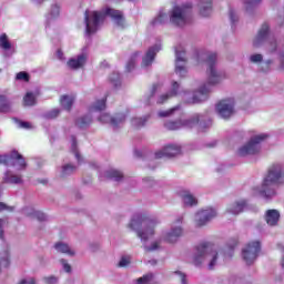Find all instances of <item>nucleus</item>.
I'll return each mask as SVG.
<instances>
[{
	"label": "nucleus",
	"instance_id": "f257e3e1",
	"mask_svg": "<svg viewBox=\"0 0 284 284\" xmlns=\"http://www.w3.org/2000/svg\"><path fill=\"white\" fill-rule=\"evenodd\" d=\"M195 61L197 65H201V63H206L209 65L206 70L207 80L206 83L202 84L192 94L190 91L183 92L184 101L191 105L207 101V98L212 92L211 85H219V83H223V81L227 79V73L216 67V53L199 52L195 54Z\"/></svg>",
	"mask_w": 284,
	"mask_h": 284
},
{
	"label": "nucleus",
	"instance_id": "f03ea898",
	"mask_svg": "<svg viewBox=\"0 0 284 284\" xmlns=\"http://www.w3.org/2000/svg\"><path fill=\"white\" fill-rule=\"evenodd\" d=\"M252 45L253 48H263L265 45L266 54L278 57L280 68L284 70V42L272 34L270 23L264 22L260 27L252 40Z\"/></svg>",
	"mask_w": 284,
	"mask_h": 284
},
{
	"label": "nucleus",
	"instance_id": "7ed1b4c3",
	"mask_svg": "<svg viewBox=\"0 0 284 284\" xmlns=\"http://www.w3.org/2000/svg\"><path fill=\"white\" fill-rule=\"evenodd\" d=\"M278 185H284V164L275 162L268 168L267 174L257 192L262 199L270 201L276 196V187Z\"/></svg>",
	"mask_w": 284,
	"mask_h": 284
},
{
	"label": "nucleus",
	"instance_id": "20e7f679",
	"mask_svg": "<svg viewBox=\"0 0 284 284\" xmlns=\"http://www.w3.org/2000/svg\"><path fill=\"white\" fill-rule=\"evenodd\" d=\"M159 224H161L159 217H148L145 213H135L129 223V227L136 232L142 243H148L155 234L154 227Z\"/></svg>",
	"mask_w": 284,
	"mask_h": 284
},
{
	"label": "nucleus",
	"instance_id": "39448f33",
	"mask_svg": "<svg viewBox=\"0 0 284 284\" xmlns=\"http://www.w3.org/2000/svg\"><path fill=\"white\" fill-rule=\"evenodd\" d=\"M190 14H192V4L185 3L181 6H175L170 14L160 11L158 17L152 20V26H163V23H168L170 20V23L173 26H185L187 21H190Z\"/></svg>",
	"mask_w": 284,
	"mask_h": 284
},
{
	"label": "nucleus",
	"instance_id": "423d86ee",
	"mask_svg": "<svg viewBox=\"0 0 284 284\" xmlns=\"http://www.w3.org/2000/svg\"><path fill=\"white\" fill-rule=\"evenodd\" d=\"M219 254H221V252H219L214 246L210 244H200L195 247L192 263L196 267L206 263L209 270H214V267L219 265Z\"/></svg>",
	"mask_w": 284,
	"mask_h": 284
},
{
	"label": "nucleus",
	"instance_id": "0eeeda50",
	"mask_svg": "<svg viewBox=\"0 0 284 284\" xmlns=\"http://www.w3.org/2000/svg\"><path fill=\"white\" fill-rule=\"evenodd\" d=\"M196 125H199V131L203 132L205 128H210V125H212V122L209 121V123L205 125L203 123V115L194 113L191 118L186 120L170 121L164 124L166 130H181V128L192 130V128H196Z\"/></svg>",
	"mask_w": 284,
	"mask_h": 284
},
{
	"label": "nucleus",
	"instance_id": "6e6552de",
	"mask_svg": "<svg viewBox=\"0 0 284 284\" xmlns=\"http://www.w3.org/2000/svg\"><path fill=\"white\" fill-rule=\"evenodd\" d=\"M267 136L268 135L265 133L252 136L247 143L237 150L239 156H252L258 154V152H261V143H263Z\"/></svg>",
	"mask_w": 284,
	"mask_h": 284
},
{
	"label": "nucleus",
	"instance_id": "1a4fd4ad",
	"mask_svg": "<svg viewBox=\"0 0 284 284\" xmlns=\"http://www.w3.org/2000/svg\"><path fill=\"white\" fill-rule=\"evenodd\" d=\"M105 13L99 11L87 10L84 13L85 32L87 34H94L99 30V26L103 23Z\"/></svg>",
	"mask_w": 284,
	"mask_h": 284
},
{
	"label": "nucleus",
	"instance_id": "9d476101",
	"mask_svg": "<svg viewBox=\"0 0 284 284\" xmlns=\"http://www.w3.org/2000/svg\"><path fill=\"white\" fill-rule=\"evenodd\" d=\"M183 236V216H179L171 224L170 230L163 233L162 239L165 243H179V239Z\"/></svg>",
	"mask_w": 284,
	"mask_h": 284
},
{
	"label": "nucleus",
	"instance_id": "9b49d317",
	"mask_svg": "<svg viewBox=\"0 0 284 284\" xmlns=\"http://www.w3.org/2000/svg\"><path fill=\"white\" fill-rule=\"evenodd\" d=\"M261 253V242L253 241L245 245L242 250V257L246 265H252L256 258H258V254Z\"/></svg>",
	"mask_w": 284,
	"mask_h": 284
},
{
	"label": "nucleus",
	"instance_id": "f8f14e48",
	"mask_svg": "<svg viewBox=\"0 0 284 284\" xmlns=\"http://www.w3.org/2000/svg\"><path fill=\"white\" fill-rule=\"evenodd\" d=\"M216 216H219V212H216L215 209H203L195 214L194 225L195 227H204V225H207L210 221L216 219Z\"/></svg>",
	"mask_w": 284,
	"mask_h": 284
},
{
	"label": "nucleus",
	"instance_id": "ddd939ff",
	"mask_svg": "<svg viewBox=\"0 0 284 284\" xmlns=\"http://www.w3.org/2000/svg\"><path fill=\"white\" fill-rule=\"evenodd\" d=\"M8 168H16V170H26V160L19 152L12 151L10 155H4L1 159Z\"/></svg>",
	"mask_w": 284,
	"mask_h": 284
},
{
	"label": "nucleus",
	"instance_id": "4468645a",
	"mask_svg": "<svg viewBox=\"0 0 284 284\" xmlns=\"http://www.w3.org/2000/svg\"><path fill=\"white\" fill-rule=\"evenodd\" d=\"M216 112L222 119H230L234 114V99H225L216 104Z\"/></svg>",
	"mask_w": 284,
	"mask_h": 284
},
{
	"label": "nucleus",
	"instance_id": "2eb2a0df",
	"mask_svg": "<svg viewBox=\"0 0 284 284\" xmlns=\"http://www.w3.org/2000/svg\"><path fill=\"white\" fill-rule=\"evenodd\" d=\"M175 57V73L179 74V77H184L187 74V68H185V61H187L185 51L181 48H176Z\"/></svg>",
	"mask_w": 284,
	"mask_h": 284
},
{
	"label": "nucleus",
	"instance_id": "dca6fc26",
	"mask_svg": "<svg viewBox=\"0 0 284 284\" xmlns=\"http://www.w3.org/2000/svg\"><path fill=\"white\" fill-rule=\"evenodd\" d=\"M181 153V146L179 144H168L162 150L155 153V159H172V156H179Z\"/></svg>",
	"mask_w": 284,
	"mask_h": 284
},
{
	"label": "nucleus",
	"instance_id": "f3484780",
	"mask_svg": "<svg viewBox=\"0 0 284 284\" xmlns=\"http://www.w3.org/2000/svg\"><path fill=\"white\" fill-rule=\"evenodd\" d=\"M99 121L101 123H110L112 128L116 129L121 128L122 123H125V114L119 113L115 116H111L110 114L104 113L99 118Z\"/></svg>",
	"mask_w": 284,
	"mask_h": 284
},
{
	"label": "nucleus",
	"instance_id": "a211bd4d",
	"mask_svg": "<svg viewBox=\"0 0 284 284\" xmlns=\"http://www.w3.org/2000/svg\"><path fill=\"white\" fill-rule=\"evenodd\" d=\"M247 210V201L245 200H239L235 201L226 207V214H232L233 216H239L242 212H245Z\"/></svg>",
	"mask_w": 284,
	"mask_h": 284
},
{
	"label": "nucleus",
	"instance_id": "6ab92c4d",
	"mask_svg": "<svg viewBox=\"0 0 284 284\" xmlns=\"http://www.w3.org/2000/svg\"><path fill=\"white\" fill-rule=\"evenodd\" d=\"M181 90V84H179V82L173 81L171 83V89L168 93L161 94L158 99H156V103L159 105H163V103H165V101H168V99H172V97H176V94H179Z\"/></svg>",
	"mask_w": 284,
	"mask_h": 284
},
{
	"label": "nucleus",
	"instance_id": "aec40b11",
	"mask_svg": "<svg viewBox=\"0 0 284 284\" xmlns=\"http://www.w3.org/2000/svg\"><path fill=\"white\" fill-rule=\"evenodd\" d=\"M161 50V44H155L149 48L146 54L142 59V67L150 68L154 61V57H156V52Z\"/></svg>",
	"mask_w": 284,
	"mask_h": 284
},
{
	"label": "nucleus",
	"instance_id": "412c9836",
	"mask_svg": "<svg viewBox=\"0 0 284 284\" xmlns=\"http://www.w3.org/2000/svg\"><path fill=\"white\" fill-rule=\"evenodd\" d=\"M0 48L6 52L4 57H12L14 54V47H12L6 33L0 34Z\"/></svg>",
	"mask_w": 284,
	"mask_h": 284
},
{
	"label": "nucleus",
	"instance_id": "4be33fe9",
	"mask_svg": "<svg viewBox=\"0 0 284 284\" xmlns=\"http://www.w3.org/2000/svg\"><path fill=\"white\" fill-rule=\"evenodd\" d=\"M85 61H88V55H85V53H82V54L78 55L77 58H71L67 62V65L71 70H79V68H83L85 65Z\"/></svg>",
	"mask_w": 284,
	"mask_h": 284
},
{
	"label": "nucleus",
	"instance_id": "5701e85b",
	"mask_svg": "<svg viewBox=\"0 0 284 284\" xmlns=\"http://www.w3.org/2000/svg\"><path fill=\"white\" fill-rule=\"evenodd\" d=\"M265 222L267 223V225H270L271 227H274L276 225H278V221L281 219V213L277 210H267L265 215H264Z\"/></svg>",
	"mask_w": 284,
	"mask_h": 284
},
{
	"label": "nucleus",
	"instance_id": "b1692460",
	"mask_svg": "<svg viewBox=\"0 0 284 284\" xmlns=\"http://www.w3.org/2000/svg\"><path fill=\"white\" fill-rule=\"evenodd\" d=\"M197 8L202 17H210L212 14V0H200Z\"/></svg>",
	"mask_w": 284,
	"mask_h": 284
},
{
	"label": "nucleus",
	"instance_id": "393cba45",
	"mask_svg": "<svg viewBox=\"0 0 284 284\" xmlns=\"http://www.w3.org/2000/svg\"><path fill=\"white\" fill-rule=\"evenodd\" d=\"M54 250L60 254H67V256H74L77 254V252H74L73 248L70 247V245L63 242L55 243Z\"/></svg>",
	"mask_w": 284,
	"mask_h": 284
},
{
	"label": "nucleus",
	"instance_id": "a878e982",
	"mask_svg": "<svg viewBox=\"0 0 284 284\" xmlns=\"http://www.w3.org/2000/svg\"><path fill=\"white\" fill-rule=\"evenodd\" d=\"M183 204L185 207H194V205H197L199 200L190 193V191H185L181 194Z\"/></svg>",
	"mask_w": 284,
	"mask_h": 284
},
{
	"label": "nucleus",
	"instance_id": "bb28decb",
	"mask_svg": "<svg viewBox=\"0 0 284 284\" xmlns=\"http://www.w3.org/2000/svg\"><path fill=\"white\" fill-rule=\"evenodd\" d=\"M105 14H108V17H111V19H113V21H115L118 26H123V12L109 8L106 9Z\"/></svg>",
	"mask_w": 284,
	"mask_h": 284
},
{
	"label": "nucleus",
	"instance_id": "cd10ccee",
	"mask_svg": "<svg viewBox=\"0 0 284 284\" xmlns=\"http://www.w3.org/2000/svg\"><path fill=\"white\" fill-rule=\"evenodd\" d=\"M4 182L13 183V184L18 185L19 183H23V180H22L21 175H16V174H12V172L7 171L4 173Z\"/></svg>",
	"mask_w": 284,
	"mask_h": 284
},
{
	"label": "nucleus",
	"instance_id": "c85d7f7f",
	"mask_svg": "<svg viewBox=\"0 0 284 284\" xmlns=\"http://www.w3.org/2000/svg\"><path fill=\"white\" fill-rule=\"evenodd\" d=\"M105 110V99L97 100L89 109V112H103Z\"/></svg>",
	"mask_w": 284,
	"mask_h": 284
},
{
	"label": "nucleus",
	"instance_id": "c756f323",
	"mask_svg": "<svg viewBox=\"0 0 284 284\" xmlns=\"http://www.w3.org/2000/svg\"><path fill=\"white\" fill-rule=\"evenodd\" d=\"M60 103L64 110H70L74 103V97L72 95H62Z\"/></svg>",
	"mask_w": 284,
	"mask_h": 284
},
{
	"label": "nucleus",
	"instance_id": "7c9ffc66",
	"mask_svg": "<svg viewBox=\"0 0 284 284\" xmlns=\"http://www.w3.org/2000/svg\"><path fill=\"white\" fill-rule=\"evenodd\" d=\"M61 14V7L55 3L51 6V9L49 10V13L47 16V19L52 20V19H58V17Z\"/></svg>",
	"mask_w": 284,
	"mask_h": 284
},
{
	"label": "nucleus",
	"instance_id": "2f4dec72",
	"mask_svg": "<svg viewBox=\"0 0 284 284\" xmlns=\"http://www.w3.org/2000/svg\"><path fill=\"white\" fill-rule=\"evenodd\" d=\"M236 245H239V242L236 240H233L227 244L226 248L224 250L225 258H232L234 254V247H236Z\"/></svg>",
	"mask_w": 284,
	"mask_h": 284
},
{
	"label": "nucleus",
	"instance_id": "473e14b6",
	"mask_svg": "<svg viewBox=\"0 0 284 284\" xmlns=\"http://www.w3.org/2000/svg\"><path fill=\"white\" fill-rule=\"evenodd\" d=\"M163 241H164L163 237H160V239L151 242L150 245H145L144 250L146 252H156V250H159L161 247V243H163Z\"/></svg>",
	"mask_w": 284,
	"mask_h": 284
},
{
	"label": "nucleus",
	"instance_id": "72a5a7b5",
	"mask_svg": "<svg viewBox=\"0 0 284 284\" xmlns=\"http://www.w3.org/2000/svg\"><path fill=\"white\" fill-rule=\"evenodd\" d=\"M75 171H77V166L72 164L63 165L60 172V176L64 179V176H70V174H74Z\"/></svg>",
	"mask_w": 284,
	"mask_h": 284
},
{
	"label": "nucleus",
	"instance_id": "f704fd0d",
	"mask_svg": "<svg viewBox=\"0 0 284 284\" xmlns=\"http://www.w3.org/2000/svg\"><path fill=\"white\" fill-rule=\"evenodd\" d=\"M90 123H92V116L84 115L77 120L75 125H78V128H88Z\"/></svg>",
	"mask_w": 284,
	"mask_h": 284
},
{
	"label": "nucleus",
	"instance_id": "c9c22d12",
	"mask_svg": "<svg viewBox=\"0 0 284 284\" xmlns=\"http://www.w3.org/2000/svg\"><path fill=\"white\" fill-rule=\"evenodd\" d=\"M23 103L27 106L37 105V95H34L32 92H28L23 98Z\"/></svg>",
	"mask_w": 284,
	"mask_h": 284
},
{
	"label": "nucleus",
	"instance_id": "e433bc0d",
	"mask_svg": "<svg viewBox=\"0 0 284 284\" xmlns=\"http://www.w3.org/2000/svg\"><path fill=\"white\" fill-rule=\"evenodd\" d=\"M108 179H112L113 181H121L123 179V173L118 170H110L106 172Z\"/></svg>",
	"mask_w": 284,
	"mask_h": 284
},
{
	"label": "nucleus",
	"instance_id": "4c0bfd02",
	"mask_svg": "<svg viewBox=\"0 0 284 284\" xmlns=\"http://www.w3.org/2000/svg\"><path fill=\"white\" fill-rule=\"evenodd\" d=\"M148 119H149V116L134 118L131 121V125H133V128H143V125H145V123H148Z\"/></svg>",
	"mask_w": 284,
	"mask_h": 284
},
{
	"label": "nucleus",
	"instance_id": "58836bf2",
	"mask_svg": "<svg viewBox=\"0 0 284 284\" xmlns=\"http://www.w3.org/2000/svg\"><path fill=\"white\" fill-rule=\"evenodd\" d=\"M109 81L110 83H112L115 88H120L121 87V75L116 72H113L110 77H109Z\"/></svg>",
	"mask_w": 284,
	"mask_h": 284
},
{
	"label": "nucleus",
	"instance_id": "ea45409f",
	"mask_svg": "<svg viewBox=\"0 0 284 284\" xmlns=\"http://www.w3.org/2000/svg\"><path fill=\"white\" fill-rule=\"evenodd\" d=\"M250 63H255L258 65L260 63H263V54L261 53H253L248 57Z\"/></svg>",
	"mask_w": 284,
	"mask_h": 284
},
{
	"label": "nucleus",
	"instance_id": "a19ab883",
	"mask_svg": "<svg viewBox=\"0 0 284 284\" xmlns=\"http://www.w3.org/2000/svg\"><path fill=\"white\" fill-rule=\"evenodd\" d=\"M136 59H139V53H134L129 62L126 63V71L128 72H132V70H134V65L136 64Z\"/></svg>",
	"mask_w": 284,
	"mask_h": 284
},
{
	"label": "nucleus",
	"instance_id": "79ce46f5",
	"mask_svg": "<svg viewBox=\"0 0 284 284\" xmlns=\"http://www.w3.org/2000/svg\"><path fill=\"white\" fill-rule=\"evenodd\" d=\"M71 152H73L78 163H81V154L77 150V138L72 136Z\"/></svg>",
	"mask_w": 284,
	"mask_h": 284
},
{
	"label": "nucleus",
	"instance_id": "37998d69",
	"mask_svg": "<svg viewBox=\"0 0 284 284\" xmlns=\"http://www.w3.org/2000/svg\"><path fill=\"white\" fill-rule=\"evenodd\" d=\"M0 261L3 263L4 267H8V265H10V251H3V253L0 254Z\"/></svg>",
	"mask_w": 284,
	"mask_h": 284
},
{
	"label": "nucleus",
	"instance_id": "c03bdc74",
	"mask_svg": "<svg viewBox=\"0 0 284 284\" xmlns=\"http://www.w3.org/2000/svg\"><path fill=\"white\" fill-rule=\"evenodd\" d=\"M152 278H154V275H152V274H146V275H144V276L138 278V280L135 281V284H149V283L152 281Z\"/></svg>",
	"mask_w": 284,
	"mask_h": 284
},
{
	"label": "nucleus",
	"instance_id": "a18cd8bd",
	"mask_svg": "<svg viewBox=\"0 0 284 284\" xmlns=\"http://www.w3.org/2000/svg\"><path fill=\"white\" fill-rule=\"evenodd\" d=\"M178 109H179V106H175V108L170 109V110H166V111H159V112H158V116H159L160 119H165V116H171V114H172L173 112H176Z\"/></svg>",
	"mask_w": 284,
	"mask_h": 284
},
{
	"label": "nucleus",
	"instance_id": "49530a36",
	"mask_svg": "<svg viewBox=\"0 0 284 284\" xmlns=\"http://www.w3.org/2000/svg\"><path fill=\"white\" fill-rule=\"evenodd\" d=\"M132 258L130 256H122L118 263V267H128Z\"/></svg>",
	"mask_w": 284,
	"mask_h": 284
},
{
	"label": "nucleus",
	"instance_id": "de8ad7c7",
	"mask_svg": "<svg viewBox=\"0 0 284 284\" xmlns=\"http://www.w3.org/2000/svg\"><path fill=\"white\" fill-rule=\"evenodd\" d=\"M229 18L231 21V26H234L239 21V14L234 9H230L229 11Z\"/></svg>",
	"mask_w": 284,
	"mask_h": 284
},
{
	"label": "nucleus",
	"instance_id": "09e8293b",
	"mask_svg": "<svg viewBox=\"0 0 284 284\" xmlns=\"http://www.w3.org/2000/svg\"><path fill=\"white\" fill-rule=\"evenodd\" d=\"M272 63H274V60L272 59L262 61V67H261L262 72H270V68L272 67Z\"/></svg>",
	"mask_w": 284,
	"mask_h": 284
},
{
	"label": "nucleus",
	"instance_id": "8fccbe9b",
	"mask_svg": "<svg viewBox=\"0 0 284 284\" xmlns=\"http://www.w3.org/2000/svg\"><path fill=\"white\" fill-rule=\"evenodd\" d=\"M16 79L18 81H26V82H29L30 81V75L27 73V72H19L17 75H16Z\"/></svg>",
	"mask_w": 284,
	"mask_h": 284
},
{
	"label": "nucleus",
	"instance_id": "3c124183",
	"mask_svg": "<svg viewBox=\"0 0 284 284\" xmlns=\"http://www.w3.org/2000/svg\"><path fill=\"white\" fill-rule=\"evenodd\" d=\"M61 110L59 109H53L51 111H49L47 114H45V119H57V116H59Z\"/></svg>",
	"mask_w": 284,
	"mask_h": 284
},
{
	"label": "nucleus",
	"instance_id": "603ef678",
	"mask_svg": "<svg viewBox=\"0 0 284 284\" xmlns=\"http://www.w3.org/2000/svg\"><path fill=\"white\" fill-rule=\"evenodd\" d=\"M36 212H37V210H34V207H32V206H26L22 210V214H24V216H34Z\"/></svg>",
	"mask_w": 284,
	"mask_h": 284
},
{
	"label": "nucleus",
	"instance_id": "864d4df0",
	"mask_svg": "<svg viewBox=\"0 0 284 284\" xmlns=\"http://www.w3.org/2000/svg\"><path fill=\"white\" fill-rule=\"evenodd\" d=\"M60 263L64 270V272H67V274H70V272H72V266H70V264L68 263V260H60Z\"/></svg>",
	"mask_w": 284,
	"mask_h": 284
},
{
	"label": "nucleus",
	"instance_id": "5fc2aeb1",
	"mask_svg": "<svg viewBox=\"0 0 284 284\" xmlns=\"http://www.w3.org/2000/svg\"><path fill=\"white\" fill-rule=\"evenodd\" d=\"M246 10H250V8H254L257 3H261V0H244Z\"/></svg>",
	"mask_w": 284,
	"mask_h": 284
},
{
	"label": "nucleus",
	"instance_id": "6e6d98bb",
	"mask_svg": "<svg viewBox=\"0 0 284 284\" xmlns=\"http://www.w3.org/2000/svg\"><path fill=\"white\" fill-rule=\"evenodd\" d=\"M44 283L45 284H57L59 283V278H57V276H47L44 277Z\"/></svg>",
	"mask_w": 284,
	"mask_h": 284
},
{
	"label": "nucleus",
	"instance_id": "4d7b16f0",
	"mask_svg": "<svg viewBox=\"0 0 284 284\" xmlns=\"http://www.w3.org/2000/svg\"><path fill=\"white\" fill-rule=\"evenodd\" d=\"M32 219H38V221H45L47 216L44 215L43 212L36 211V213H33Z\"/></svg>",
	"mask_w": 284,
	"mask_h": 284
},
{
	"label": "nucleus",
	"instance_id": "13d9d810",
	"mask_svg": "<svg viewBox=\"0 0 284 284\" xmlns=\"http://www.w3.org/2000/svg\"><path fill=\"white\" fill-rule=\"evenodd\" d=\"M18 284H37L34 277H27L21 280Z\"/></svg>",
	"mask_w": 284,
	"mask_h": 284
},
{
	"label": "nucleus",
	"instance_id": "bf43d9fd",
	"mask_svg": "<svg viewBox=\"0 0 284 284\" xmlns=\"http://www.w3.org/2000/svg\"><path fill=\"white\" fill-rule=\"evenodd\" d=\"M18 128H23L24 130H30V128H32V124H30V122L18 121Z\"/></svg>",
	"mask_w": 284,
	"mask_h": 284
},
{
	"label": "nucleus",
	"instance_id": "052dcab7",
	"mask_svg": "<svg viewBox=\"0 0 284 284\" xmlns=\"http://www.w3.org/2000/svg\"><path fill=\"white\" fill-rule=\"evenodd\" d=\"M175 274H178L182 284H187L186 276L183 272L176 271Z\"/></svg>",
	"mask_w": 284,
	"mask_h": 284
},
{
	"label": "nucleus",
	"instance_id": "680f3d73",
	"mask_svg": "<svg viewBox=\"0 0 284 284\" xmlns=\"http://www.w3.org/2000/svg\"><path fill=\"white\" fill-rule=\"evenodd\" d=\"M277 247H278L280 252H282L281 267H282V270H284V245L278 244Z\"/></svg>",
	"mask_w": 284,
	"mask_h": 284
},
{
	"label": "nucleus",
	"instance_id": "e2e57ef3",
	"mask_svg": "<svg viewBox=\"0 0 284 284\" xmlns=\"http://www.w3.org/2000/svg\"><path fill=\"white\" fill-rule=\"evenodd\" d=\"M159 90H161V84H154L151 90L150 99H152V97H154V94H156V92H159Z\"/></svg>",
	"mask_w": 284,
	"mask_h": 284
},
{
	"label": "nucleus",
	"instance_id": "0e129e2a",
	"mask_svg": "<svg viewBox=\"0 0 284 284\" xmlns=\"http://www.w3.org/2000/svg\"><path fill=\"white\" fill-rule=\"evenodd\" d=\"M10 110V103H4L0 105V112H8Z\"/></svg>",
	"mask_w": 284,
	"mask_h": 284
},
{
	"label": "nucleus",
	"instance_id": "69168bd1",
	"mask_svg": "<svg viewBox=\"0 0 284 284\" xmlns=\"http://www.w3.org/2000/svg\"><path fill=\"white\" fill-rule=\"evenodd\" d=\"M3 210H10V211H12V207H10V206L3 204V202H0V212H3Z\"/></svg>",
	"mask_w": 284,
	"mask_h": 284
},
{
	"label": "nucleus",
	"instance_id": "338daca9",
	"mask_svg": "<svg viewBox=\"0 0 284 284\" xmlns=\"http://www.w3.org/2000/svg\"><path fill=\"white\" fill-rule=\"evenodd\" d=\"M3 223L4 221L0 219V239H3Z\"/></svg>",
	"mask_w": 284,
	"mask_h": 284
},
{
	"label": "nucleus",
	"instance_id": "774afa93",
	"mask_svg": "<svg viewBox=\"0 0 284 284\" xmlns=\"http://www.w3.org/2000/svg\"><path fill=\"white\" fill-rule=\"evenodd\" d=\"M57 57H58V59L63 60V52L61 50H58Z\"/></svg>",
	"mask_w": 284,
	"mask_h": 284
}]
</instances>
